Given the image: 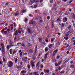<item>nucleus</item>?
Returning <instances> with one entry per match:
<instances>
[{
	"mask_svg": "<svg viewBox=\"0 0 75 75\" xmlns=\"http://www.w3.org/2000/svg\"><path fill=\"white\" fill-rule=\"evenodd\" d=\"M30 2L31 3L33 4V3H34V0H30Z\"/></svg>",
	"mask_w": 75,
	"mask_h": 75,
	"instance_id": "obj_34",
	"label": "nucleus"
},
{
	"mask_svg": "<svg viewBox=\"0 0 75 75\" xmlns=\"http://www.w3.org/2000/svg\"><path fill=\"white\" fill-rule=\"evenodd\" d=\"M43 67H44V66L43 65H41L40 66V68H43Z\"/></svg>",
	"mask_w": 75,
	"mask_h": 75,
	"instance_id": "obj_58",
	"label": "nucleus"
},
{
	"mask_svg": "<svg viewBox=\"0 0 75 75\" xmlns=\"http://www.w3.org/2000/svg\"><path fill=\"white\" fill-rule=\"evenodd\" d=\"M49 53L50 52L49 51H48L46 54H45L44 57V58L45 60H47V55H48Z\"/></svg>",
	"mask_w": 75,
	"mask_h": 75,
	"instance_id": "obj_4",
	"label": "nucleus"
},
{
	"mask_svg": "<svg viewBox=\"0 0 75 75\" xmlns=\"http://www.w3.org/2000/svg\"><path fill=\"white\" fill-rule=\"evenodd\" d=\"M48 50H49V48H48V47H46L45 49V51L46 52H47Z\"/></svg>",
	"mask_w": 75,
	"mask_h": 75,
	"instance_id": "obj_16",
	"label": "nucleus"
},
{
	"mask_svg": "<svg viewBox=\"0 0 75 75\" xmlns=\"http://www.w3.org/2000/svg\"><path fill=\"white\" fill-rule=\"evenodd\" d=\"M58 51V50H56L54 51L53 53V56L54 57L57 54V52Z\"/></svg>",
	"mask_w": 75,
	"mask_h": 75,
	"instance_id": "obj_5",
	"label": "nucleus"
},
{
	"mask_svg": "<svg viewBox=\"0 0 75 75\" xmlns=\"http://www.w3.org/2000/svg\"><path fill=\"white\" fill-rule=\"evenodd\" d=\"M14 15L15 16H17L18 15H19V12L17 11L16 13H14Z\"/></svg>",
	"mask_w": 75,
	"mask_h": 75,
	"instance_id": "obj_10",
	"label": "nucleus"
},
{
	"mask_svg": "<svg viewBox=\"0 0 75 75\" xmlns=\"http://www.w3.org/2000/svg\"><path fill=\"white\" fill-rule=\"evenodd\" d=\"M7 31L8 32H9L10 31V29H7Z\"/></svg>",
	"mask_w": 75,
	"mask_h": 75,
	"instance_id": "obj_63",
	"label": "nucleus"
},
{
	"mask_svg": "<svg viewBox=\"0 0 75 75\" xmlns=\"http://www.w3.org/2000/svg\"><path fill=\"white\" fill-rule=\"evenodd\" d=\"M35 59H36V57L34 56L33 57V60H35Z\"/></svg>",
	"mask_w": 75,
	"mask_h": 75,
	"instance_id": "obj_39",
	"label": "nucleus"
},
{
	"mask_svg": "<svg viewBox=\"0 0 75 75\" xmlns=\"http://www.w3.org/2000/svg\"><path fill=\"white\" fill-rule=\"evenodd\" d=\"M18 62V59L17 58H16V59L15 60V64H17V62Z\"/></svg>",
	"mask_w": 75,
	"mask_h": 75,
	"instance_id": "obj_26",
	"label": "nucleus"
},
{
	"mask_svg": "<svg viewBox=\"0 0 75 75\" xmlns=\"http://www.w3.org/2000/svg\"><path fill=\"white\" fill-rule=\"evenodd\" d=\"M13 65V63L11 61H9L8 62L7 66L9 68H11L12 66Z\"/></svg>",
	"mask_w": 75,
	"mask_h": 75,
	"instance_id": "obj_1",
	"label": "nucleus"
},
{
	"mask_svg": "<svg viewBox=\"0 0 75 75\" xmlns=\"http://www.w3.org/2000/svg\"><path fill=\"white\" fill-rule=\"evenodd\" d=\"M33 75H39V74H38V72H33Z\"/></svg>",
	"mask_w": 75,
	"mask_h": 75,
	"instance_id": "obj_18",
	"label": "nucleus"
},
{
	"mask_svg": "<svg viewBox=\"0 0 75 75\" xmlns=\"http://www.w3.org/2000/svg\"><path fill=\"white\" fill-rule=\"evenodd\" d=\"M25 73H27V71H25L24 70L21 71V74H24Z\"/></svg>",
	"mask_w": 75,
	"mask_h": 75,
	"instance_id": "obj_13",
	"label": "nucleus"
},
{
	"mask_svg": "<svg viewBox=\"0 0 75 75\" xmlns=\"http://www.w3.org/2000/svg\"><path fill=\"white\" fill-rule=\"evenodd\" d=\"M44 72L45 73H47V74H48V73H49V72H50V70H49L44 69Z\"/></svg>",
	"mask_w": 75,
	"mask_h": 75,
	"instance_id": "obj_11",
	"label": "nucleus"
},
{
	"mask_svg": "<svg viewBox=\"0 0 75 75\" xmlns=\"http://www.w3.org/2000/svg\"><path fill=\"white\" fill-rule=\"evenodd\" d=\"M4 29H3L1 31V32L2 34L3 33V32H4Z\"/></svg>",
	"mask_w": 75,
	"mask_h": 75,
	"instance_id": "obj_36",
	"label": "nucleus"
},
{
	"mask_svg": "<svg viewBox=\"0 0 75 75\" xmlns=\"http://www.w3.org/2000/svg\"><path fill=\"white\" fill-rule=\"evenodd\" d=\"M25 43H23L21 45V46H22V47H25Z\"/></svg>",
	"mask_w": 75,
	"mask_h": 75,
	"instance_id": "obj_30",
	"label": "nucleus"
},
{
	"mask_svg": "<svg viewBox=\"0 0 75 75\" xmlns=\"http://www.w3.org/2000/svg\"><path fill=\"white\" fill-rule=\"evenodd\" d=\"M35 23V21H34L32 22V25H33V24H34V23Z\"/></svg>",
	"mask_w": 75,
	"mask_h": 75,
	"instance_id": "obj_56",
	"label": "nucleus"
},
{
	"mask_svg": "<svg viewBox=\"0 0 75 75\" xmlns=\"http://www.w3.org/2000/svg\"><path fill=\"white\" fill-rule=\"evenodd\" d=\"M71 27H72V26H71V25H69L68 27V29L69 30H71Z\"/></svg>",
	"mask_w": 75,
	"mask_h": 75,
	"instance_id": "obj_25",
	"label": "nucleus"
},
{
	"mask_svg": "<svg viewBox=\"0 0 75 75\" xmlns=\"http://www.w3.org/2000/svg\"><path fill=\"white\" fill-rule=\"evenodd\" d=\"M21 69V68L19 66H17L16 67V69Z\"/></svg>",
	"mask_w": 75,
	"mask_h": 75,
	"instance_id": "obj_43",
	"label": "nucleus"
},
{
	"mask_svg": "<svg viewBox=\"0 0 75 75\" xmlns=\"http://www.w3.org/2000/svg\"><path fill=\"white\" fill-rule=\"evenodd\" d=\"M28 31L29 34H32L33 33V30L30 28H28Z\"/></svg>",
	"mask_w": 75,
	"mask_h": 75,
	"instance_id": "obj_9",
	"label": "nucleus"
},
{
	"mask_svg": "<svg viewBox=\"0 0 75 75\" xmlns=\"http://www.w3.org/2000/svg\"><path fill=\"white\" fill-rule=\"evenodd\" d=\"M54 41V39L52 38L51 39V41L52 42H52Z\"/></svg>",
	"mask_w": 75,
	"mask_h": 75,
	"instance_id": "obj_47",
	"label": "nucleus"
},
{
	"mask_svg": "<svg viewBox=\"0 0 75 75\" xmlns=\"http://www.w3.org/2000/svg\"><path fill=\"white\" fill-rule=\"evenodd\" d=\"M50 3L51 4H52L54 3V1L53 0H50Z\"/></svg>",
	"mask_w": 75,
	"mask_h": 75,
	"instance_id": "obj_32",
	"label": "nucleus"
},
{
	"mask_svg": "<svg viewBox=\"0 0 75 75\" xmlns=\"http://www.w3.org/2000/svg\"><path fill=\"white\" fill-rule=\"evenodd\" d=\"M34 2L35 3H38V0H34Z\"/></svg>",
	"mask_w": 75,
	"mask_h": 75,
	"instance_id": "obj_46",
	"label": "nucleus"
},
{
	"mask_svg": "<svg viewBox=\"0 0 75 75\" xmlns=\"http://www.w3.org/2000/svg\"><path fill=\"white\" fill-rule=\"evenodd\" d=\"M7 31H4V34H7Z\"/></svg>",
	"mask_w": 75,
	"mask_h": 75,
	"instance_id": "obj_49",
	"label": "nucleus"
},
{
	"mask_svg": "<svg viewBox=\"0 0 75 75\" xmlns=\"http://www.w3.org/2000/svg\"><path fill=\"white\" fill-rule=\"evenodd\" d=\"M8 3H10V4H12V3L8 2V3H6L5 4V5H7V4H8Z\"/></svg>",
	"mask_w": 75,
	"mask_h": 75,
	"instance_id": "obj_55",
	"label": "nucleus"
},
{
	"mask_svg": "<svg viewBox=\"0 0 75 75\" xmlns=\"http://www.w3.org/2000/svg\"><path fill=\"white\" fill-rule=\"evenodd\" d=\"M42 46H44V45H45V42H42L41 43Z\"/></svg>",
	"mask_w": 75,
	"mask_h": 75,
	"instance_id": "obj_29",
	"label": "nucleus"
},
{
	"mask_svg": "<svg viewBox=\"0 0 75 75\" xmlns=\"http://www.w3.org/2000/svg\"><path fill=\"white\" fill-rule=\"evenodd\" d=\"M67 34H71V32L70 30L68 32H67Z\"/></svg>",
	"mask_w": 75,
	"mask_h": 75,
	"instance_id": "obj_45",
	"label": "nucleus"
},
{
	"mask_svg": "<svg viewBox=\"0 0 75 75\" xmlns=\"http://www.w3.org/2000/svg\"><path fill=\"white\" fill-rule=\"evenodd\" d=\"M37 47H36L35 49V53H36V52H37Z\"/></svg>",
	"mask_w": 75,
	"mask_h": 75,
	"instance_id": "obj_52",
	"label": "nucleus"
},
{
	"mask_svg": "<svg viewBox=\"0 0 75 75\" xmlns=\"http://www.w3.org/2000/svg\"><path fill=\"white\" fill-rule=\"evenodd\" d=\"M72 49V47H69L67 48V50H71Z\"/></svg>",
	"mask_w": 75,
	"mask_h": 75,
	"instance_id": "obj_50",
	"label": "nucleus"
},
{
	"mask_svg": "<svg viewBox=\"0 0 75 75\" xmlns=\"http://www.w3.org/2000/svg\"><path fill=\"white\" fill-rule=\"evenodd\" d=\"M64 25H65V24H64L63 23H61V27H64Z\"/></svg>",
	"mask_w": 75,
	"mask_h": 75,
	"instance_id": "obj_27",
	"label": "nucleus"
},
{
	"mask_svg": "<svg viewBox=\"0 0 75 75\" xmlns=\"http://www.w3.org/2000/svg\"><path fill=\"white\" fill-rule=\"evenodd\" d=\"M13 65V63L11 61H9L8 62L7 66L9 68H11L12 66Z\"/></svg>",
	"mask_w": 75,
	"mask_h": 75,
	"instance_id": "obj_2",
	"label": "nucleus"
},
{
	"mask_svg": "<svg viewBox=\"0 0 75 75\" xmlns=\"http://www.w3.org/2000/svg\"><path fill=\"white\" fill-rule=\"evenodd\" d=\"M40 65H41V63H40V62H38L36 64V68H40Z\"/></svg>",
	"mask_w": 75,
	"mask_h": 75,
	"instance_id": "obj_8",
	"label": "nucleus"
},
{
	"mask_svg": "<svg viewBox=\"0 0 75 75\" xmlns=\"http://www.w3.org/2000/svg\"><path fill=\"white\" fill-rule=\"evenodd\" d=\"M22 12L23 13H24L25 12H26V11L24 10H22Z\"/></svg>",
	"mask_w": 75,
	"mask_h": 75,
	"instance_id": "obj_33",
	"label": "nucleus"
},
{
	"mask_svg": "<svg viewBox=\"0 0 75 75\" xmlns=\"http://www.w3.org/2000/svg\"><path fill=\"white\" fill-rule=\"evenodd\" d=\"M30 63H31V65L32 68H34V67H35V64H34V62L33 61H31Z\"/></svg>",
	"mask_w": 75,
	"mask_h": 75,
	"instance_id": "obj_7",
	"label": "nucleus"
},
{
	"mask_svg": "<svg viewBox=\"0 0 75 75\" xmlns=\"http://www.w3.org/2000/svg\"><path fill=\"white\" fill-rule=\"evenodd\" d=\"M13 24L14 28H16V24L15 23H13Z\"/></svg>",
	"mask_w": 75,
	"mask_h": 75,
	"instance_id": "obj_57",
	"label": "nucleus"
},
{
	"mask_svg": "<svg viewBox=\"0 0 75 75\" xmlns=\"http://www.w3.org/2000/svg\"><path fill=\"white\" fill-rule=\"evenodd\" d=\"M29 17H33V15L30 13L29 14Z\"/></svg>",
	"mask_w": 75,
	"mask_h": 75,
	"instance_id": "obj_42",
	"label": "nucleus"
},
{
	"mask_svg": "<svg viewBox=\"0 0 75 75\" xmlns=\"http://www.w3.org/2000/svg\"><path fill=\"white\" fill-rule=\"evenodd\" d=\"M17 34H18V30H17L15 31V32L14 33V35L15 36L17 35Z\"/></svg>",
	"mask_w": 75,
	"mask_h": 75,
	"instance_id": "obj_14",
	"label": "nucleus"
},
{
	"mask_svg": "<svg viewBox=\"0 0 75 75\" xmlns=\"http://www.w3.org/2000/svg\"><path fill=\"white\" fill-rule=\"evenodd\" d=\"M9 47H10L9 45H7L6 46L7 50H8L10 49V48H9Z\"/></svg>",
	"mask_w": 75,
	"mask_h": 75,
	"instance_id": "obj_31",
	"label": "nucleus"
},
{
	"mask_svg": "<svg viewBox=\"0 0 75 75\" xmlns=\"http://www.w3.org/2000/svg\"><path fill=\"white\" fill-rule=\"evenodd\" d=\"M17 52V51L16 50H14L13 52V53H12V55H14L16 53V52Z\"/></svg>",
	"mask_w": 75,
	"mask_h": 75,
	"instance_id": "obj_23",
	"label": "nucleus"
},
{
	"mask_svg": "<svg viewBox=\"0 0 75 75\" xmlns=\"http://www.w3.org/2000/svg\"><path fill=\"white\" fill-rule=\"evenodd\" d=\"M65 73V71H62L60 72L59 73V75H62V74H64Z\"/></svg>",
	"mask_w": 75,
	"mask_h": 75,
	"instance_id": "obj_19",
	"label": "nucleus"
},
{
	"mask_svg": "<svg viewBox=\"0 0 75 75\" xmlns=\"http://www.w3.org/2000/svg\"><path fill=\"white\" fill-rule=\"evenodd\" d=\"M38 40H39V41L40 42V43H41V42L42 41V38H38Z\"/></svg>",
	"mask_w": 75,
	"mask_h": 75,
	"instance_id": "obj_28",
	"label": "nucleus"
},
{
	"mask_svg": "<svg viewBox=\"0 0 75 75\" xmlns=\"http://www.w3.org/2000/svg\"><path fill=\"white\" fill-rule=\"evenodd\" d=\"M10 47H11H11H14V45H9Z\"/></svg>",
	"mask_w": 75,
	"mask_h": 75,
	"instance_id": "obj_54",
	"label": "nucleus"
},
{
	"mask_svg": "<svg viewBox=\"0 0 75 75\" xmlns=\"http://www.w3.org/2000/svg\"><path fill=\"white\" fill-rule=\"evenodd\" d=\"M53 62H57V59H53Z\"/></svg>",
	"mask_w": 75,
	"mask_h": 75,
	"instance_id": "obj_35",
	"label": "nucleus"
},
{
	"mask_svg": "<svg viewBox=\"0 0 75 75\" xmlns=\"http://www.w3.org/2000/svg\"><path fill=\"white\" fill-rule=\"evenodd\" d=\"M59 58H60V56H57L56 57V58H57V59H59Z\"/></svg>",
	"mask_w": 75,
	"mask_h": 75,
	"instance_id": "obj_51",
	"label": "nucleus"
},
{
	"mask_svg": "<svg viewBox=\"0 0 75 75\" xmlns=\"http://www.w3.org/2000/svg\"><path fill=\"white\" fill-rule=\"evenodd\" d=\"M63 23H65L66 22V17H64L63 18Z\"/></svg>",
	"mask_w": 75,
	"mask_h": 75,
	"instance_id": "obj_20",
	"label": "nucleus"
},
{
	"mask_svg": "<svg viewBox=\"0 0 75 75\" xmlns=\"http://www.w3.org/2000/svg\"><path fill=\"white\" fill-rule=\"evenodd\" d=\"M31 46V44L30 43H28L27 45V47H30Z\"/></svg>",
	"mask_w": 75,
	"mask_h": 75,
	"instance_id": "obj_24",
	"label": "nucleus"
},
{
	"mask_svg": "<svg viewBox=\"0 0 75 75\" xmlns=\"http://www.w3.org/2000/svg\"><path fill=\"white\" fill-rule=\"evenodd\" d=\"M12 51H13V49H11L9 50V52L10 54H11V55L12 54Z\"/></svg>",
	"mask_w": 75,
	"mask_h": 75,
	"instance_id": "obj_22",
	"label": "nucleus"
},
{
	"mask_svg": "<svg viewBox=\"0 0 75 75\" xmlns=\"http://www.w3.org/2000/svg\"><path fill=\"white\" fill-rule=\"evenodd\" d=\"M3 61L4 62H6V59L4 58V57H3Z\"/></svg>",
	"mask_w": 75,
	"mask_h": 75,
	"instance_id": "obj_38",
	"label": "nucleus"
},
{
	"mask_svg": "<svg viewBox=\"0 0 75 75\" xmlns=\"http://www.w3.org/2000/svg\"><path fill=\"white\" fill-rule=\"evenodd\" d=\"M7 29V27H6L4 28V30H6Z\"/></svg>",
	"mask_w": 75,
	"mask_h": 75,
	"instance_id": "obj_62",
	"label": "nucleus"
},
{
	"mask_svg": "<svg viewBox=\"0 0 75 75\" xmlns=\"http://www.w3.org/2000/svg\"><path fill=\"white\" fill-rule=\"evenodd\" d=\"M2 50H1L2 54H3V55H4L5 54V52H6V51H5V49L4 47V46L2 47Z\"/></svg>",
	"mask_w": 75,
	"mask_h": 75,
	"instance_id": "obj_6",
	"label": "nucleus"
},
{
	"mask_svg": "<svg viewBox=\"0 0 75 75\" xmlns=\"http://www.w3.org/2000/svg\"><path fill=\"white\" fill-rule=\"evenodd\" d=\"M29 52L31 54L33 53V49H30L29 51Z\"/></svg>",
	"mask_w": 75,
	"mask_h": 75,
	"instance_id": "obj_15",
	"label": "nucleus"
},
{
	"mask_svg": "<svg viewBox=\"0 0 75 75\" xmlns=\"http://www.w3.org/2000/svg\"><path fill=\"white\" fill-rule=\"evenodd\" d=\"M71 15H72V17H73V18L74 20H75V14L74 13H72L71 14Z\"/></svg>",
	"mask_w": 75,
	"mask_h": 75,
	"instance_id": "obj_17",
	"label": "nucleus"
},
{
	"mask_svg": "<svg viewBox=\"0 0 75 75\" xmlns=\"http://www.w3.org/2000/svg\"><path fill=\"white\" fill-rule=\"evenodd\" d=\"M47 20H50V16H48L47 17Z\"/></svg>",
	"mask_w": 75,
	"mask_h": 75,
	"instance_id": "obj_41",
	"label": "nucleus"
},
{
	"mask_svg": "<svg viewBox=\"0 0 75 75\" xmlns=\"http://www.w3.org/2000/svg\"><path fill=\"white\" fill-rule=\"evenodd\" d=\"M28 20V19H27V18H25V19L24 21H25V22H26Z\"/></svg>",
	"mask_w": 75,
	"mask_h": 75,
	"instance_id": "obj_53",
	"label": "nucleus"
},
{
	"mask_svg": "<svg viewBox=\"0 0 75 75\" xmlns=\"http://www.w3.org/2000/svg\"><path fill=\"white\" fill-rule=\"evenodd\" d=\"M50 45L48 46V47H49V48H51L52 47V46H53V45H54V44H49Z\"/></svg>",
	"mask_w": 75,
	"mask_h": 75,
	"instance_id": "obj_12",
	"label": "nucleus"
},
{
	"mask_svg": "<svg viewBox=\"0 0 75 75\" xmlns=\"http://www.w3.org/2000/svg\"><path fill=\"white\" fill-rule=\"evenodd\" d=\"M2 62H3V61H0V65H1V64H2Z\"/></svg>",
	"mask_w": 75,
	"mask_h": 75,
	"instance_id": "obj_64",
	"label": "nucleus"
},
{
	"mask_svg": "<svg viewBox=\"0 0 75 75\" xmlns=\"http://www.w3.org/2000/svg\"><path fill=\"white\" fill-rule=\"evenodd\" d=\"M61 19H60V18H59L57 19V21H61Z\"/></svg>",
	"mask_w": 75,
	"mask_h": 75,
	"instance_id": "obj_60",
	"label": "nucleus"
},
{
	"mask_svg": "<svg viewBox=\"0 0 75 75\" xmlns=\"http://www.w3.org/2000/svg\"><path fill=\"white\" fill-rule=\"evenodd\" d=\"M43 21V20H40V23H41Z\"/></svg>",
	"mask_w": 75,
	"mask_h": 75,
	"instance_id": "obj_61",
	"label": "nucleus"
},
{
	"mask_svg": "<svg viewBox=\"0 0 75 75\" xmlns=\"http://www.w3.org/2000/svg\"><path fill=\"white\" fill-rule=\"evenodd\" d=\"M22 55H23V52H21V53L19 55L20 57H21L22 56Z\"/></svg>",
	"mask_w": 75,
	"mask_h": 75,
	"instance_id": "obj_48",
	"label": "nucleus"
},
{
	"mask_svg": "<svg viewBox=\"0 0 75 75\" xmlns=\"http://www.w3.org/2000/svg\"><path fill=\"white\" fill-rule=\"evenodd\" d=\"M27 68L28 69H30V68H31V65H30L29 64H28Z\"/></svg>",
	"mask_w": 75,
	"mask_h": 75,
	"instance_id": "obj_21",
	"label": "nucleus"
},
{
	"mask_svg": "<svg viewBox=\"0 0 75 75\" xmlns=\"http://www.w3.org/2000/svg\"><path fill=\"white\" fill-rule=\"evenodd\" d=\"M1 46L2 48H3V47H4V45H3V43H2L1 44Z\"/></svg>",
	"mask_w": 75,
	"mask_h": 75,
	"instance_id": "obj_37",
	"label": "nucleus"
},
{
	"mask_svg": "<svg viewBox=\"0 0 75 75\" xmlns=\"http://www.w3.org/2000/svg\"><path fill=\"white\" fill-rule=\"evenodd\" d=\"M37 7V5H35L34 6V8H36Z\"/></svg>",
	"mask_w": 75,
	"mask_h": 75,
	"instance_id": "obj_44",
	"label": "nucleus"
},
{
	"mask_svg": "<svg viewBox=\"0 0 75 75\" xmlns=\"http://www.w3.org/2000/svg\"><path fill=\"white\" fill-rule=\"evenodd\" d=\"M70 68H74V66L73 65H70Z\"/></svg>",
	"mask_w": 75,
	"mask_h": 75,
	"instance_id": "obj_40",
	"label": "nucleus"
},
{
	"mask_svg": "<svg viewBox=\"0 0 75 75\" xmlns=\"http://www.w3.org/2000/svg\"><path fill=\"white\" fill-rule=\"evenodd\" d=\"M57 45H59L60 44H59V41H58L57 42Z\"/></svg>",
	"mask_w": 75,
	"mask_h": 75,
	"instance_id": "obj_59",
	"label": "nucleus"
},
{
	"mask_svg": "<svg viewBox=\"0 0 75 75\" xmlns=\"http://www.w3.org/2000/svg\"><path fill=\"white\" fill-rule=\"evenodd\" d=\"M62 62V60L60 61L58 63L57 62H55L54 63L55 66L56 67H58L59 66V65H61V64Z\"/></svg>",
	"mask_w": 75,
	"mask_h": 75,
	"instance_id": "obj_3",
	"label": "nucleus"
}]
</instances>
